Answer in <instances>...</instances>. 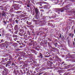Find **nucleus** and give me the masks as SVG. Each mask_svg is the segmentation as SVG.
Listing matches in <instances>:
<instances>
[{
	"instance_id": "7",
	"label": "nucleus",
	"mask_w": 75,
	"mask_h": 75,
	"mask_svg": "<svg viewBox=\"0 0 75 75\" xmlns=\"http://www.w3.org/2000/svg\"><path fill=\"white\" fill-rule=\"evenodd\" d=\"M4 70V71L6 72V74H8V71H9V70H8V69L6 68V67H4L3 68Z\"/></svg>"
},
{
	"instance_id": "56",
	"label": "nucleus",
	"mask_w": 75,
	"mask_h": 75,
	"mask_svg": "<svg viewBox=\"0 0 75 75\" xmlns=\"http://www.w3.org/2000/svg\"><path fill=\"white\" fill-rule=\"evenodd\" d=\"M71 35H72V33H69V36L70 37H71Z\"/></svg>"
},
{
	"instance_id": "39",
	"label": "nucleus",
	"mask_w": 75,
	"mask_h": 75,
	"mask_svg": "<svg viewBox=\"0 0 75 75\" xmlns=\"http://www.w3.org/2000/svg\"><path fill=\"white\" fill-rule=\"evenodd\" d=\"M35 43L34 42H33V47H35Z\"/></svg>"
},
{
	"instance_id": "62",
	"label": "nucleus",
	"mask_w": 75,
	"mask_h": 75,
	"mask_svg": "<svg viewBox=\"0 0 75 75\" xmlns=\"http://www.w3.org/2000/svg\"><path fill=\"white\" fill-rule=\"evenodd\" d=\"M28 38H31V36H30L28 37Z\"/></svg>"
},
{
	"instance_id": "47",
	"label": "nucleus",
	"mask_w": 75,
	"mask_h": 75,
	"mask_svg": "<svg viewBox=\"0 0 75 75\" xmlns=\"http://www.w3.org/2000/svg\"><path fill=\"white\" fill-rule=\"evenodd\" d=\"M31 33H32V34H33V35H34V31H31Z\"/></svg>"
},
{
	"instance_id": "29",
	"label": "nucleus",
	"mask_w": 75,
	"mask_h": 75,
	"mask_svg": "<svg viewBox=\"0 0 75 75\" xmlns=\"http://www.w3.org/2000/svg\"><path fill=\"white\" fill-rule=\"evenodd\" d=\"M23 12V11H18L17 12H16V13L17 14H19L20 13H21Z\"/></svg>"
},
{
	"instance_id": "57",
	"label": "nucleus",
	"mask_w": 75,
	"mask_h": 75,
	"mask_svg": "<svg viewBox=\"0 0 75 75\" xmlns=\"http://www.w3.org/2000/svg\"><path fill=\"white\" fill-rule=\"evenodd\" d=\"M31 23L30 22L28 24V25H31Z\"/></svg>"
},
{
	"instance_id": "52",
	"label": "nucleus",
	"mask_w": 75,
	"mask_h": 75,
	"mask_svg": "<svg viewBox=\"0 0 75 75\" xmlns=\"http://www.w3.org/2000/svg\"><path fill=\"white\" fill-rule=\"evenodd\" d=\"M2 74H4V73H5V71H4V70H2Z\"/></svg>"
},
{
	"instance_id": "30",
	"label": "nucleus",
	"mask_w": 75,
	"mask_h": 75,
	"mask_svg": "<svg viewBox=\"0 0 75 75\" xmlns=\"http://www.w3.org/2000/svg\"><path fill=\"white\" fill-rule=\"evenodd\" d=\"M10 65L8 63H7L6 65V67H10Z\"/></svg>"
},
{
	"instance_id": "48",
	"label": "nucleus",
	"mask_w": 75,
	"mask_h": 75,
	"mask_svg": "<svg viewBox=\"0 0 75 75\" xmlns=\"http://www.w3.org/2000/svg\"><path fill=\"white\" fill-rule=\"evenodd\" d=\"M8 26H7V27H6V30H7L8 31V30H9V29H10L9 28H8Z\"/></svg>"
},
{
	"instance_id": "35",
	"label": "nucleus",
	"mask_w": 75,
	"mask_h": 75,
	"mask_svg": "<svg viewBox=\"0 0 75 75\" xmlns=\"http://www.w3.org/2000/svg\"><path fill=\"white\" fill-rule=\"evenodd\" d=\"M29 41L31 42H34V40H31V39H29Z\"/></svg>"
},
{
	"instance_id": "43",
	"label": "nucleus",
	"mask_w": 75,
	"mask_h": 75,
	"mask_svg": "<svg viewBox=\"0 0 75 75\" xmlns=\"http://www.w3.org/2000/svg\"><path fill=\"white\" fill-rule=\"evenodd\" d=\"M18 33V30L14 32V33H15V34H17Z\"/></svg>"
},
{
	"instance_id": "27",
	"label": "nucleus",
	"mask_w": 75,
	"mask_h": 75,
	"mask_svg": "<svg viewBox=\"0 0 75 75\" xmlns=\"http://www.w3.org/2000/svg\"><path fill=\"white\" fill-rule=\"evenodd\" d=\"M27 32V34H28L29 35H31V33H30V31H29V30H28Z\"/></svg>"
},
{
	"instance_id": "15",
	"label": "nucleus",
	"mask_w": 75,
	"mask_h": 75,
	"mask_svg": "<svg viewBox=\"0 0 75 75\" xmlns=\"http://www.w3.org/2000/svg\"><path fill=\"white\" fill-rule=\"evenodd\" d=\"M12 46H15V47H17L18 45H17V43H13L12 45Z\"/></svg>"
},
{
	"instance_id": "17",
	"label": "nucleus",
	"mask_w": 75,
	"mask_h": 75,
	"mask_svg": "<svg viewBox=\"0 0 75 75\" xmlns=\"http://www.w3.org/2000/svg\"><path fill=\"white\" fill-rule=\"evenodd\" d=\"M19 31L20 33H24V29H20Z\"/></svg>"
},
{
	"instance_id": "45",
	"label": "nucleus",
	"mask_w": 75,
	"mask_h": 75,
	"mask_svg": "<svg viewBox=\"0 0 75 75\" xmlns=\"http://www.w3.org/2000/svg\"><path fill=\"white\" fill-rule=\"evenodd\" d=\"M58 0H56L55 1H54L55 3H59Z\"/></svg>"
},
{
	"instance_id": "21",
	"label": "nucleus",
	"mask_w": 75,
	"mask_h": 75,
	"mask_svg": "<svg viewBox=\"0 0 75 75\" xmlns=\"http://www.w3.org/2000/svg\"><path fill=\"white\" fill-rule=\"evenodd\" d=\"M14 8H11L10 10L11 13H13V12H14Z\"/></svg>"
},
{
	"instance_id": "2",
	"label": "nucleus",
	"mask_w": 75,
	"mask_h": 75,
	"mask_svg": "<svg viewBox=\"0 0 75 75\" xmlns=\"http://www.w3.org/2000/svg\"><path fill=\"white\" fill-rule=\"evenodd\" d=\"M11 48V46H9L8 45H7L5 44L4 43H2V45H1V48L2 49L3 48H7V49H9Z\"/></svg>"
},
{
	"instance_id": "9",
	"label": "nucleus",
	"mask_w": 75,
	"mask_h": 75,
	"mask_svg": "<svg viewBox=\"0 0 75 75\" xmlns=\"http://www.w3.org/2000/svg\"><path fill=\"white\" fill-rule=\"evenodd\" d=\"M5 16V13L3 11V13H0V19L1 18V16Z\"/></svg>"
},
{
	"instance_id": "61",
	"label": "nucleus",
	"mask_w": 75,
	"mask_h": 75,
	"mask_svg": "<svg viewBox=\"0 0 75 75\" xmlns=\"http://www.w3.org/2000/svg\"><path fill=\"white\" fill-rule=\"evenodd\" d=\"M40 11H42V12H44V10H43L42 9H41L40 10Z\"/></svg>"
},
{
	"instance_id": "11",
	"label": "nucleus",
	"mask_w": 75,
	"mask_h": 75,
	"mask_svg": "<svg viewBox=\"0 0 75 75\" xmlns=\"http://www.w3.org/2000/svg\"><path fill=\"white\" fill-rule=\"evenodd\" d=\"M31 51L32 52V53H33L36 54V55H37V52H36V51H35V50L32 49L31 50Z\"/></svg>"
},
{
	"instance_id": "14",
	"label": "nucleus",
	"mask_w": 75,
	"mask_h": 75,
	"mask_svg": "<svg viewBox=\"0 0 75 75\" xmlns=\"http://www.w3.org/2000/svg\"><path fill=\"white\" fill-rule=\"evenodd\" d=\"M7 26H8V27H9V28H12L13 27V25H12V24L11 23L8 24L7 25Z\"/></svg>"
},
{
	"instance_id": "28",
	"label": "nucleus",
	"mask_w": 75,
	"mask_h": 75,
	"mask_svg": "<svg viewBox=\"0 0 75 75\" xmlns=\"http://www.w3.org/2000/svg\"><path fill=\"white\" fill-rule=\"evenodd\" d=\"M26 34V32H25V33H23V37H27V35H25Z\"/></svg>"
},
{
	"instance_id": "33",
	"label": "nucleus",
	"mask_w": 75,
	"mask_h": 75,
	"mask_svg": "<svg viewBox=\"0 0 75 75\" xmlns=\"http://www.w3.org/2000/svg\"><path fill=\"white\" fill-rule=\"evenodd\" d=\"M40 17H41L42 19H44V18H43L44 16H43V15L42 14H41Z\"/></svg>"
},
{
	"instance_id": "25",
	"label": "nucleus",
	"mask_w": 75,
	"mask_h": 75,
	"mask_svg": "<svg viewBox=\"0 0 75 75\" xmlns=\"http://www.w3.org/2000/svg\"><path fill=\"white\" fill-rule=\"evenodd\" d=\"M27 62L25 61L24 62L23 66H26L27 65Z\"/></svg>"
},
{
	"instance_id": "18",
	"label": "nucleus",
	"mask_w": 75,
	"mask_h": 75,
	"mask_svg": "<svg viewBox=\"0 0 75 75\" xmlns=\"http://www.w3.org/2000/svg\"><path fill=\"white\" fill-rule=\"evenodd\" d=\"M23 33H24L23 32H19L18 33V34L19 35H20V36H21V37H23Z\"/></svg>"
},
{
	"instance_id": "5",
	"label": "nucleus",
	"mask_w": 75,
	"mask_h": 75,
	"mask_svg": "<svg viewBox=\"0 0 75 75\" xmlns=\"http://www.w3.org/2000/svg\"><path fill=\"white\" fill-rule=\"evenodd\" d=\"M7 63L9 64L10 65H11V66H15L16 64L14 62H13L12 63V62L11 61H9L7 62Z\"/></svg>"
},
{
	"instance_id": "19",
	"label": "nucleus",
	"mask_w": 75,
	"mask_h": 75,
	"mask_svg": "<svg viewBox=\"0 0 75 75\" xmlns=\"http://www.w3.org/2000/svg\"><path fill=\"white\" fill-rule=\"evenodd\" d=\"M43 7L44 9H47L48 8V5H46L45 6H43Z\"/></svg>"
},
{
	"instance_id": "3",
	"label": "nucleus",
	"mask_w": 75,
	"mask_h": 75,
	"mask_svg": "<svg viewBox=\"0 0 75 75\" xmlns=\"http://www.w3.org/2000/svg\"><path fill=\"white\" fill-rule=\"evenodd\" d=\"M8 56L9 57H8V60H9V61H13V58H12V56H11V55L10 54H5V55L4 56V57H7Z\"/></svg>"
},
{
	"instance_id": "51",
	"label": "nucleus",
	"mask_w": 75,
	"mask_h": 75,
	"mask_svg": "<svg viewBox=\"0 0 75 75\" xmlns=\"http://www.w3.org/2000/svg\"><path fill=\"white\" fill-rule=\"evenodd\" d=\"M74 33H73L71 35V38H73V37H74Z\"/></svg>"
},
{
	"instance_id": "42",
	"label": "nucleus",
	"mask_w": 75,
	"mask_h": 75,
	"mask_svg": "<svg viewBox=\"0 0 75 75\" xmlns=\"http://www.w3.org/2000/svg\"><path fill=\"white\" fill-rule=\"evenodd\" d=\"M4 59H5V62H6V61H7V60H8V58H5V59L4 58Z\"/></svg>"
},
{
	"instance_id": "8",
	"label": "nucleus",
	"mask_w": 75,
	"mask_h": 75,
	"mask_svg": "<svg viewBox=\"0 0 75 75\" xmlns=\"http://www.w3.org/2000/svg\"><path fill=\"white\" fill-rule=\"evenodd\" d=\"M44 44H45V45L47 46V45L48 46V47H51V44L50 43L48 42H47L46 41L44 42Z\"/></svg>"
},
{
	"instance_id": "60",
	"label": "nucleus",
	"mask_w": 75,
	"mask_h": 75,
	"mask_svg": "<svg viewBox=\"0 0 75 75\" xmlns=\"http://www.w3.org/2000/svg\"><path fill=\"white\" fill-rule=\"evenodd\" d=\"M29 72H30V71H29V70H28V71H27V72H26L27 75V74H28L29 73Z\"/></svg>"
},
{
	"instance_id": "32",
	"label": "nucleus",
	"mask_w": 75,
	"mask_h": 75,
	"mask_svg": "<svg viewBox=\"0 0 75 75\" xmlns=\"http://www.w3.org/2000/svg\"><path fill=\"white\" fill-rule=\"evenodd\" d=\"M13 38H14L15 37H16V38H17V37H18V36L17 35H13Z\"/></svg>"
},
{
	"instance_id": "13",
	"label": "nucleus",
	"mask_w": 75,
	"mask_h": 75,
	"mask_svg": "<svg viewBox=\"0 0 75 75\" xmlns=\"http://www.w3.org/2000/svg\"><path fill=\"white\" fill-rule=\"evenodd\" d=\"M2 60H1V62H0V64H3V62H5L6 61L4 59V58H2L1 59Z\"/></svg>"
},
{
	"instance_id": "22",
	"label": "nucleus",
	"mask_w": 75,
	"mask_h": 75,
	"mask_svg": "<svg viewBox=\"0 0 75 75\" xmlns=\"http://www.w3.org/2000/svg\"><path fill=\"white\" fill-rule=\"evenodd\" d=\"M6 44H13V42H8L7 41H5Z\"/></svg>"
},
{
	"instance_id": "64",
	"label": "nucleus",
	"mask_w": 75,
	"mask_h": 75,
	"mask_svg": "<svg viewBox=\"0 0 75 75\" xmlns=\"http://www.w3.org/2000/svg\"><path fill=\"white\" fill-rule=\"evenodd\" d=\"M14 15L13 14H12L11 16L12 17H14Z\"/></svg>"
},
{
	"instance_id": "41",
	"label": "nucleus",
	"mask_w": 75,
	"mask_h": 75,
	"mask_svg": "<svg viewBox=\"0 0 75 75\" xmlns=\"http://www.w3.org/2000/svg\"><path fill=\"white\" fill-rule=\"evenodd\" d=\"M52 50H56V48L55 47H52Z\"/></svg>"
},
{
	"instance_id": "46",
	"label": "nucleus",
	"mask_w": 75,
	"mask_h": 75,
	"mask_svg": "<svg viewBox=\"0 0 75 75\" xmlns=\"http://www.w3.org/2000/svg\"><path fill=\"white\" fill-rule=\"evenodd\" d=\"M15 22H16V23H18V21L17 20H16L15 21Z\"/></svg>"
},
{
	"instance_id": "10",
	"label": "nucleus",
	"mask_w": 75,
	"mask_h": 75,
	"mask_svg": "<svg viewBox=\"0 0 75 75\" xmlns=\"http://www.w3.org/2000/svg\"><path fill=\"white\" fill-rule=\"evenodd\" d=\"M13 72V74H15V75H17L18 74V73L19 72V71L18 70L16 71L15 69H14Z\"/></svg>"
},
{
	"instance_id": "59",
	"label": "nucleus",
	"mask_w": 75,
	"mask_h": 75,
	"mask_svg": "<svg viewBox=\"0 0 75 75\" xmlns=\"http://www.w3.org/2000/svg\"><path fill=\"white\" fill-rule=\"evenodd\" d=\"M6 51H7V52H9V51H10V50L9 49H6Z\"/></svg>"
},
{
	"instance_id": "49",
	"label": "nucleus",
	"mask_w": 75,
	"mask_h": 75,
	"mask_svg": "<svg viewBox=\"0 0 75 75\" xmlns=\"http://www.w3.org/2000/svg\"><path fill=\"white\" fill-rule=\"evenodd\" d=\"M59 35H60V36H59V38H61V33L59 34Z\"/></svg>"
},
{
	"instance_id": "12",
	"label": "nucleus",
	"mask_w": 75,
	"mask_h": 75,
	"mask_svg": "<svg viewBox=\"0 0 75 75\" xmlns=\"http://www.w3.org/2000/svg\"><path fill=\"white\" fill-rule=\"evenodd\" d=\"M9 34L8 33H7L5 35V38H6V39L8 40V37H9Z\"/></svg>"
},
{
	"instance_id": "55",
	"label": "nucleus",
	"mask_w": 75,
	"mask_h": 75,
	"mask_svg": "<svg viewBox=\"0 0 75 75\" xmlns=\"http://www.w3.org/2000/svg\"><path fill=\"white\" fill-rule=\"evenodd\" d=\"M44 7V6H39V8H42Z\"/></svg>"
},
{
	"instance_id": "23",
	"label": "nucleus",
	"mask_w": 75,
	"mask_h": 75,
	"mask_svg": "<svg viewBox=\"0 0 75 75\" xmlns=\"http://www.w3.org/2000/svg\"><path fill=\"white\" fill-rule=\"evenodd\" d=\"M27 7H28V8H27V6H25V7L26 8V10H28L29 9H30V8H28V7H30V5H28H28H27Z\"/></svg>"
},
{
	"instance_id": "50",
	"label": "nucleus",
	"mask_w": 75,
	"mask_h": 75,
	"mask_svg": "<svg viewBox=\"0 0 75 75\" xmlns=\"http://www.w3.org/2000/svg\"><path fill=\"white\" fill-rule=\"evenodd\" d=\"M13 40L15 41H16V40H17V38H14L13 39Z\"/></svg>"
},
{
	"instance_id": "36",
	"label": "nucleus",
	"mask_w": 75,
	"mask_h": 75,
	"mask_svg": "<svg viewBox=\"0 0 75 75\" xmlns=\"http://www.w3.org/2000/svg\"><path fill=\"white\" fill-rule=\"evenodd\" d=\"M44 73H45V72L42 71V72L40 73L39 74V75H41V74H44Z\"/></svg>"
},
{
	"instance_id": "63",
	"label": "nucleus",
	"mask_w": 75,
	"mask_h": 75,
	"mask_svg": "<svg viewBox=\"0 0 75 75\" xmlns=\"http://www.w3.org/2000/svg\"><path fill=\"white\" fill-rule=\"evenodd\" d=\"M8 31H11V30L9 28V30H8Z\"/></svg>"
},
{
	"instance_id": "24",
	"label": "nucleus",
	"mask_w": 75,
	"mask_h": 75,
	"mask_svg": "<svg viewBox=\"0 0 75 75\" xmlns=\"http://www.w3.org/2000/svg\"><path fill=\"white\" fill-rule=\"evenodd\" d=\"M47 24L49 26H51V27H53L54 26L52 24L50 23H48Z\"/></svg>"
},
{
	"instance_id": "53",
	"label": "nucleus",
	"mask_w": 75,
	"mask_h": 75,
	"mask_svg": "<svg viewBox=\"0 0 75 75\" xmlns=\"http://www.w3.org/2000/svg\"><path fill=\"white\" fill-rule=\"evenodd\" d=\"M51 51H53V52H55V51H56V50H52V49L51 50Z\"/></svg>"
},
{
	"instance_id": "54",
	"label": "nucleus",
	"mask_w": 75,
	"mask_h": 75,
	"mask_svg": "<svg viewBox=\"0 0 75 75\" xmlns=\"http://www.w3.org/2000/svg\"><path fill=\"white\" fill-rule=\"evenodd\" d=\"M38 4H42V2L41 1H39L38 2Z\"/></svg>"
},
{
	"instance_id": "44",
	"label": "nucleus",
	"mask_w": 75,
	"mask_h": 75,
	"mask_svg": "<svg viewBox=\"0 0 75 75\" xmlns=\"http://www.w3.org/2000/svg\"><path fill=\"white\" fill-rule=\"evenodd\" d=\"M23 45H21L19 46V48H23Z\"/></svg>"
},
{
	"instance_id": "26",
	"label": "nucleus",
	"mask_w": 75,
	"mask_h": 75,
	"mask_svg": "<svg viewBox=\"0 0 75 75\" xmlns=\"http://www.w3.org/2000/svg\"><path fill=\"white\" fill-rule=\"evenodd\" d=\"M32 48H35V50H37V51H39L40 50V48H38L37 47H33Z\"/></svg>"
},
{
	"instance_id": "4",
	"label": "nucleus",
	"mask_w": 75,
	"mask_h": 75,
	"mask_svg": "<svg viewBox=\"0 0 75 75\" xmlns=\"http://www.w3.org/2000/svg\"><path fill=\"white\" fill-rule=\"evenodd\" d=\"M12 7H13L14 10H18L20 9V7H19V5H17L16 4H14L12 5Z\"/></svg>"
},
{
	"instance_id": "38",
	"label": "nucleus",
	"mask_w": 75,
	"mask_h": 75,
	"mask_svg": "<svg viewBox=\"0 0 75 75\" xmlns=\"http://www.w3.org/2000/svg\"><path fill=\"white\" fill-rule=\"evenodd\" d=\"M66 8H67V9H69V6H68V5H67V6H66Z\"/></svg>"
},
{
	"instance_id": "34",
	"label": "nucleus",
	"mask_w": 75,
	"mask_h": 75,
	"mask_svg": "<svg viewBox=\"0 0 75 75\" xmlns=\"http://www.w3.org/2000/svg\"><path fill=\"white\" fill-rule=\"evenodd\" d=\"M12 20H13V19H12V18H11L9 19V22H11V21H12Z\"/></svg>"
},
{
	"instance_id": "6",
	"label": "nucleus",
	"mask_w": 75,
	"mask_h": 75,
	"mask_svg": "<svg viewBox=\"0 0 75 75\" xmlns=\"http://www.w3.org/2000/svg\"><path fill=\"white\" fill-rule=\"evenodd\" d=\"M0 31H1L2 33V36H3L4 35V32L5 31V30L4 28H1L0 29Z\"/></svg>"
},
{
	"instance_id": "31",
	"label": "nucleus",
	"mask_w": 75,
	"mask_h": 75,
	"mask_svg": "<svg viewBox=\"0 0 75 75\" xmlns=\"http://www.w3.org/2000/svg\"><path fill=\"white\" fill-rule=\"evenodd\" d=\"M64 9H61L59 10V11L60 13H62V12H63V11H64Z\"/></svg>"
},
{
	"instance_id": "16",
	"label": "nucleus",
	"mask_w": 75,
	"mask_h": 75,
	"mask_svg": "<svg viewBox=\"0 0 75 75\" xmlns=\"http://www.w3.org/2000/svg\"><path fill=\"white\" fill-rule=\"evenodd\" d=\"M14 29L15 31L17 30H18V25H16L14 28Z\"/></svg>"
},
{
	"instance_id": "40",
	"label": "nucleus",
	"mask_w": 75,
	"mask_h": 75,
	"mask_svg": "<svg viewBox=\"0 0 75 75\" xmlns=\"http://www.w3.org/2000/svg\"><path fill=\"white\" fill-rule=\"evenodd\" d=\"M48 40V41H52V40H51V39H50V38H49L47 39Z\"/></svg>"
},
{
	"instance_id": "1",
	"label": "nucleus",
	"mask_w": 75,
	"mask_h": 75,
	"mask_svg": "<svg viewBox=\"0 0 75 75\" xmlns=\"http://www.w3.org/2000/svg\"><path fill=\"white\" fill-rule=\"evenodd\" d=\"M34 9L36 14V16L35 17L36 19H38V18H39L40 15V12L39 10L38 9V8H34Z\"/></svg>"
},
{
	"instance_id": "37",
	"label": "nucleus",
	"mask_w": 75,
	"mask_h": 75,
	"mask_svg": "<svg viewBox=\"0 0 75 75\" xmlns=\"http://www.w3.org/2000/svg\"><path fill=\"white\" fill-rule=\"evenodd\" d=\"M45 57L46 58H48V57H51V55H49V56H47V55H45Z\"/></svg>"
},
{
	"instance_id": "58",
	"label": "nucleus",
	"mask_w": 75,
	"mask_h": 75,
	"mask_svg": "<svg viewBox=\"0 0 75 75\" xmlns=\"http://www.w3.org/2000/svg\"><path fill=\"white\" fill-rule=\"evenodd\" d=\"M29 45L30 46H32V44L30 43L29 44Z\"/></svg>"
},
{
	"instance_id": "20",
	"label": "nucleus",
	"mask_w": 75,
	"mask_h": 75,
	"mask_svg": "<svg viewBox=\"0 0 75 75\" xmlns=\"http://www.w3.org/2000/svg\"><path fill=\"white\" fill-rule=\"evenodd\" d=\"M39 55L40 57V58H43V56H42V54L41 53H39Z\"/></svg>"
}]
</instances>
